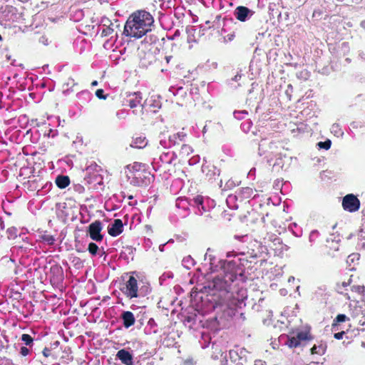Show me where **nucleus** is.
<instances>
[{"instance_id":"obj_36","label":"nucleus","mask_w":365,"mask_h":365,"mask_svg":"<svg viewBox=\"0 0 365 365\" xmlns=\"http://www.w3.org/2000/svg\"><path fill=\"white\" fill-rule=\"evenodd\" d=\"M318 235V232L317 230H313L311 232L309 235V241L312 242L315 237H317Z\"/></svg>"},{"instance_id":"obj_55","label":"nucleus","mask_w":365,"mask_h":365,"mask_svg":"<svg viewBox=\"0 0 365 365\" xmlns=\"http://www.w3.org/2000/svg\"><path fill=\"white\" fill-rule=\"evenodd\" d=\"M1 40H2V36H1V35L0 34V41H1Z\"/></svg>"},{"instance_id":"obj_46","label":"nucleus","mask_w":365,"mask_h":365,"mask_svg":"<svg viewBox=\"0 0 365 365\" xmlns=\"http://www.w3.org/2000/svg\"><path fill=\"white\" fill-rule=\"evenodd\" d=\"M66 85L68 86H73L74 85V83H73V79L72 78H69L68 80V82L66 83Z\"/></svg>"},{"instance_id":"obj_48","label":"nucleus","mask_w":365,"mask_h":365,"mask_svg":"<svg viewBox=\"0 0 365 365\" xmlns=\"http://www.w3.org/2000/svg\"><path fill=\"white\" fill-rule=\"evenodd\" d=\"M241 78V76L240 75H236L233 78L232 80L235 81H237L240 78Z\"/></svg>"},{"instance_id":"obj_2","label":"nucleus","mask_w":365,"mask_h":365,"mask_svg":"<svg viewBox=\"0 0 365 365\" xmlns=\"http://www.w3.org/2000/svg\"><path fill=\"white\" fill-rule=\"evenodd\" d=\"M154 19L152 15L144 10L133 13L128 19L123 34L127 36L140 38L151 31Z\"/></svg>"},{"instance_id":"obj_10","label":"nucleus","mask_w":365,"mask_h":365,"mask_svg":"<svg viewBox=\"0 0 365 365\" xmlns=\"http://www.w3.org/2000/svg\"><path fill=\"white\" fill-rule=\"evenodd\" d=\"M123 231V224L120 219L114 220L108 227V234L112 237H117Z\"/></svg>"},{"instance_id":"obj_27","label":"nucleus","mask_w":365,"mask_h":365,"mask_svg":"<svg viewBox=\"0 0 365 365\" xmlns=\"http://www.w3.org/2000/svg\"><path fill=\"white\" fill-rule=\"evenodd\" d=\"M99 250L98 246L94 242H90L88 244V250L92 255H96Z\"/></svg>"},{"instance_id":"obj_40","label":"nucleus","mask_w":365,"mask_h":365,"mask_svg":"<svg viewBox=\"0 0 365 365\" xmlns=\"http://www.w3.org/2000/svg\"><path fill=\"white\" fill-rule=\"evenodd\" d=\"M353 290L356 291V292H363L364 290V287H361V286H356V287H353Z\"/></svg>"},{"instance_id":"obj_4","label":"nucleus","mask_w":365,"mask_h":365,"mask_svg":"<svg viewBox=\"0 0 365 365\" xmlns=\"http://www.w3.org/2000/svg\"><path fill=\"white\" fill-rule=\"evenodd\" d=\"M130 178V183L133 186L145 187L151 183L154 180V176L146 170L143 172H138L133 176H128Z\"/></svg>"},{"instance_id":"obj_35","label":"nucleus","mask_w":365,"mask_h":365,"mask_svg":"<svg viewBox=\"0 0 365 365\" xmlns=\"http://www.w3.org/2000/svg\"><path fill=\"white\" fill-rule=\"evenodd\" d=\"M345 334V331H339V332H337V333H335L334 335V337L336 339H341L344 336Z\"/></svg>"},{"instance_id":"obj_23","label":"nucleus","mask_w":365,"mask_h":365,"mask_svg":"<svg viewBox=\"0 0 365 365\" xmlns=\"http://www.w3.org/2000/svg\"><path fill=\"white\" fill-rule=\"evenodd\" d=\"M21 340L24 343L25 345L31 346L33 344V338L27 334H24L21 336Z\"/></svg>"},{"instance_id":"obj_39","label":"nucleus","mask_w":365,"mask_h":365,"mask_svg":"<svg viewBox=\"0 0 365 365\" xmlns=\"http://www.w3.org/2000/svg\"><path fill=\"white\" fill-rule=\"evenodd\" d=\"M73 262H75V265L77 266L78 267H80L82 266V262L80 259V258H78V257L75 258L73 259Z\"/></svg>"},{"instance_id":"obj_29","label":"nucleus","mask_w":365,"mask_h":365,"mask_svg":"<svg viewBox=\"0 0 365 365\" xmlns=\"http://www.w3.org/2000/svg\"><path fill=\"white\" fill-rule=\"evenodd\" d=\"M331 142L330 140H327L324 142L321 141L317 143V145L319 146V148H324L325 150L329 149L331 147Z\"/></svg>"},{"instance_id":"obj_24","label":"nucleus","mask_w":365,"mask_h":365,"mask_svg":"<svg viewBox=\"0 0 365 365\" xmlns=\"http://www.w3.org/2000/svg\"><path fill=\"white\" fill-rule=\"evenodd\" d=\"M287 344L290 348H293V347L295 348L300 345V341H299V339H297V337H292V338L289 339V340L287 342Z\"/></svg>"},{"instance_id":"obj_16","label":"nucleus","mask_w":365,"mask_h":365,"mask_svg":"<svg viewBox=\"0 0 365 365\" xmlns=\"http://www.w3.org/2000/svg\"><path fill=\"white\" fill-rule=\"evenodd\" d=\"M185 135H186L183 132H180V133H175L173 135H170L169 137L170 145H175L177 144H179V141L184 140Z\"/></svg>"},{"instance_id":"obj_51","label":"nucleus","mask_w":365,"mask_h":365,"mask_svg":"<svg viewBox=\"0 0 365 365\" xmlns=\"http://www.w3.org/2000/svg\"><path fill=\"white\" fill-rule=\"evenodd\" d=\"M164 247H165V244L160 245L159 249H160V250L161 252H163V248H164Z\"/></svg>"},{"instance_id":"obj_45","label":"nucleus","mask_w":365,"mask_h":365,"mask_svg":"<svg viewBox=\"0 0 365 365\" xmlns=\"http://www.w3.org/2000/svg\"><path fill=\"white\" fill-rule=\"evenodd\" d=\"M254 365H266L265 362L262 360H256Z\"/></svg>"},{"instance_id":"obj_5","label":"nucleus","mask_w":365,"mask_h":365,"mask_svg":"<svg viewBox=\"0 0 365 365\" xmlns=\"http://www.w3.org/2000/svg\"><path fill=\"white\" fill-rule=\"evenodd\" d=\"M247 353L245 349L239 346L230 350V359L232 365H245L247 361Z\"/></svg>"},{"instance_id":"obj_53","label":"nucleus","mask_w":365,"mask_h":365,"mask_svg":"<svg viewBox=\"0 0 365 365\" xmlns=\"http://www.w3.org/2000/svg\"><path fill=\"white\" fill-rule=\"evenodd\" d=\"M58 344H59V341H55V342H54V344H53V345H55V346H57Z\"/></svg>"},{"instance_id":"obj_19","label":"nucleus","mask_w":365,"mask_h":365,"mask_svg":"<svg viewBox=\"0 0 365 365\" xmlns=\"http://www.w3.org/2000/svg\"><path fill=\"white\" fill-rule=\"evenodd\" d=\"M182 266L187 269H191L195 264L194 259L191 256H187L182 261Z\"/></svg>"},{"instance_id":"obj_20","label":"nucleus","mask_w":365,"mask_h":365,"mask_svg":"<svg viewBox=\"0 0 365 365\" xmlns=\"http://www.w3.org/2000/svg\"><path fill=\"white\" fill-rule=\"evenodd\" d=\"M189 204L192 206H200L203 204V197L201 195H197L190 200ZM204 210L203 206H202Z\"/></svg>"},{"instance_id":"obj_31","label":"nucleus","mask_w":365,"mask_h":365,"mask_svg":"<svg viewBox=\"0 0 365 365\" xmlns=\"http://www.w3.org/2000/svg\"><path fill=\"white\" fill-rule=\"evenodd\" d=\"M331 132L334 133L335 135L342 134V132L341 131L339 125L337 123H334L331 125Z\"/></svg>"},{"instance_id":"obj_15","label":"nucleus","mask_w":365,"mask_h":365,"mask_svg":"<svg viewBox=\"0 0 365 365\" xmlns=\"http://www.w3.org/2000/svg\"><path fill=\"white\" fill-rule=\"evenodd\" d=\"M69 183L70 179L66 175H58L56 178V184L61 189L66 188Z\"/></svg>"},{"instance_id":"obj_28","label":"nucleus","mask_w":365,"mask_h":365,"mask_svg":"<svg viewBox=\"0 0 365 365\" xmlns=\"http://www.w3.org/2000/svg\"><path fill=\"white\" fill-rule=\"evenodd\" d=\"M248 113L246 110H240L237 111L235 110L233 113L234 117L238 120L243 119L246 115H247Z\"/></svg>"},{"instance_id":"obj_34","label":"nucleus","mask_w":365,"mask_h":365,"mask_svg":"<svg viewBox=\"0 0 365 365\" xmlns=\"http://www.w3.org/2000/svg\"><path fill=\"white\" fill-rule=\"evenodd\" d=\"M29 349L26 347V346H22L21 348V350H20V354L24 356H27L29 354Z\"/></svg>"},{"instance_id":"obj_1","label":"nucleus","mask_w":365,"mask_h":365,"mask_svg":"<svg viewBox=\"0 0 365 365\" xmlns=\"http://www.w3.org/2000/svg\"><path fill=\"white\" fill-rule=\"evenodd\" d=\"M226 271L223 278L216 277L210 286L217 291L230 292L232 291V283L236 280L245 281L244 269L241 264V259L225 260L222 264Z\"/></svg>"},{"instance_id":"obj_8","label":"nucleus","mask_w":365,"mask_h":365,"mask_svg":"<svg viewBox=\"0 0 365 365\" xmlns=\"http://www.w3.org/2000/svg\"><path fill=\"white\" fill-rule=\"evenodd\" d=\"M16 9L11 6H6L0 9V19L5 21L14 22L17 19Z\"/></svg>"},{"instance_id":"obj_6","label":"nucleus","mask_w":365,"mask_h":365,"mask_svg":"<svg viewBox=\"0 0 365 365\" xmlns=\"http://www.w3.org/2000/svg\"><path fill=\"white\" fill-rule=\"evenodd\" d=\"M342 207L344 210L354 212L360 208V201L354 194H348L343 197Z\"/></svg>"},{"instance_id":"obj_38","label":"nucleus","mask_w":365,"mask_h":365,"mask_svg":"<svg viewBox=\"0 0 365 365\" xmlns=\"http://www.w3.org/2000/svg\"><path fill=\"white\" fill-rule=\"evenodd\" d=\"M3 365H16L13 363L12 360L8 358L4 359Z\"/></svg>"},{"instance_id":"obj_9","label":"nucleus","mask_w":365,"mask_h":365,"mask_svg":"<svg viewBox=\"0 0 365 365\" xmlns=\"http://www.w3.org/2000/svg\"><path fill=\"white\" fill-rule=\"evenodd\" d=\"M254 14L255 11L244 6H239L234 11L235 17L242 22L249 20Z\"/></svg>"},{"instance_id":"obj_50","label":"nucleus","mask_w":365,"mask_h":365,"mask_svg":"<svg viewBox=\"0 0 365 365\" xmlns=\"http://www.w3.org/2000/svg\"><path fill=\"white\" fill-rule=\"evenodd\" d=\"M6 357H1L0 356V365H3L4 359H5Z\"/></svg>"},{"instance_id":"obj_11","label":"nucleus","mask_w":365,"mask_h":365,"mask_svg":"<svg viewBox=\"0 0 365 365\" xmlns=\"http://www.w3.org/2000/svg\"><path fill=\"white\" fill-rule=\"evenodd\" d=\"M120 318L123 321V327L128 329L131 326L135 324V318L134 314L130 311H124L120 315Z\"/></svg>"},{"instance_id":"obj_42","label":"nucleus","mask_w":365,"mask_h":365,"mask_svg":"<svg viewBox=\"0 0 365 365\" xmlns=\"http://www.w3.org/2000/svg\"><path fill=\"white\" fill-rule=\"evenodd\" d=\"M113 31V29L109 26L106 29L103 30V33L106 36L110 34Z\"/></svg>"},{"instance_id":"obj_52","label":"nucleus","mask_w":365,"mask_h":365,"mask_svg":"<svg viewBox=\"0 0 365 365\" xmlns=\"http://www.w3.org/2000/svg\"><path fill=\"white\" fill-rule=\"evenodd\" d=\"M349 282H344L341 285H342V287H346V286L349 285Z\"/></svg>"},{"instance_id":"obj_25","label":"nucleus","mask_w":365,"mask_h":365,"mask_svg":"<svg viewBox=\"0 0 365 365\" xmlns=\"http://www.w3.org/2000/svg\"><path fill=\"white\" fill-rule=\"evenodd\" d=\"M347 317L345 314H339L336 316V319H334V323L332 324L333 329H335L336 327H337L336 323H341L344 322L347 319Z\"/></svg>"},{"instance_id":"obj_17","label":"nucleus","mask_w":365,"mask_h":365,"mask_svg":"<svg viewBox=\"0 0 365 365\" xmlns=\"http://www.w3.org/2000/svg\"><path fill=\"white\" fill-rule=\"evenodd\" d=\"M147 145V141L145 137H137L133 140L130 146L134 148H143Z\"/></svg>"},{"instance_id":"obj_26","label":"nucleus","mask_w":365,"mask_h":365,"mask_svg":"<svg viewBox=\"0 0 365 365\" xmlns=\"http://www.w3.org/2000/svg\"><path fill=\"white\" fill-rule=\"evenodd\" d=\"M7 237L9 240L15 239L17 237V229L16 227H9L7 230Z\"/></svg>"},{"instance_id":"obj_22","label":"nucleus","mask_w":365,"mask_h":365,"mask_svg":"<svg viewBox=\"0 0 365 365\" xmlns=\"http://www.w3.org/2000/svg\"><path fill=\"white\" fill-rule=\"evenodd\" d=\"M151 58H153V55L151 53H144V57H140V64L142 66L146 67L148 65L150 64Z\"/></svg>"},{"instance_id":"obj_54","label":"nucleus","mask_w":365,"mask_h":365,"mask_svg":"<svg viewBox=\"0 0 365 365\" xmlns=\"http://www.w3.org/2000/svg\"><path fill=\"white\" fill-rule=\"evenodd\" d=\"M101 1V3H103V2H108L109 0H99Z\"/></svg>"},{"instance_id":"obj_41","label":"nucleus","mask_w":365,"mask_h":365,"mask_svg":"<svg viewBox=\"0 0 365 365\" xmlns=\"http://www.w3.org/2000/svg\"><path fill=\"white\" fill-rule=\"evenodd\" d=\"M199 160V156L197 155V156H195L193 158H192L190 160V164H195L196 163H197Z\"/></svg>"},{"instance_id":"obj_32","label":"nucleus","mask_w":365,"mask_h":365,"mask_svg":"<svg viewBox=\"0 0 365 365\" xmlns=\"http://www.w3.org/2000/svg\"><path fill=\"white\" fill-rule=\"evenodd\" d=\"M297 338L299 339V341L307 340L308 338V334L306 332H299L297 335Z\"/></svg>"},{"instance_id":"obj_44","label":"nucleus","mask_w":365,"mask_h":365,"mask_svg":"<svg viewBox=\"0 0 365 365\" xmlns=\"http://www.w3.org/2000/svg\"><path fill=\"white\" fill-rule=\"evenodd\" d=\"M251 123L247 120L246 122H244L243 123H242V128L243 130H245V125H247V128H249L250 125Z\"/></svg>"},{"instance_id":"obj_13","label":"nucleus","mask_w":365,"mask_h":365,"mask_svg":"<svg viewBox=\"0 0 365 365\" xmlns=\"http://www.w3.org/2000/svg\"><path fill=\"white\" fill-rule=\"evenodd\" d=\"M130 99L128 100L129 106L130 108H135L138 104L140 103L142 100L141 93L136 92L128 95Z\"/></svg>"},{"instance_id":"obj_33","label":"nucleus","mask_w":365,"mask_h":365,"mask_svg":"<svg viewBox=\"0 0 365 365\" xmlns=\"http://www.w3.org/2000/svg\"><path fill=\"white\" fill-rule=\"evenodd\" d=\"M96 96L99 98V99H106V96L104 95V91L103 89H98L96 91Z\"/></svg>"},{"instance_id":"obj_14","label":"nucleus","mask_w":365,"mask_h":365,"mask_svg":"<svg viewBox=\"0 0 365 365\" xmlns=\"http://www.w3.org/2000/svg\"><path fill=\"white\" fill-rule=\"evenodd\" d=\"M143 167V164L135 162L133 165H127L125 168L128 169L132 174V176H133L135 174H136V173L143 172V170H145V169H144Z\"/></svg>"},{"instance_id":"obj_18","label":"nucleus","mask_w":365,"mask_h":365,"mask_svg":"<svg viewBox=\"0 0 365 365\" xmlns=\"http://www.w3.org/2000/svg\"><path fill=\"white\" fill-rule=\"evenodd\" d=\"M326 349H327V345L325 344H320L318 346L314 345L311 349V353L312 354H317L319 355H323L325 353Z\"/></svg>"},{"instance_id":"obj_30","label":"nucleus","mask_w":365,"mask_h":365,"mask_svg":"<svg viewBox=\"0 0 365 365\" xmlns=\"http://www.w3.org/2000/svg\"><path fill=\"white\" fill-rule=\"evenodd\" d=\"M210 339V336L207 334H202V340L204 341V343H202L200 341L201 346H202V349H205V348H207L208 346V344L210 343V341H209Z\"/></svg>"},{"instance_id":"obj_21","label":"nucleus","mask_w":365,"mask_h":365,"mask_svg":"<svg viewBox=\"0 0 365 365\" xmlns=\"http://www.w3.org/2000/svg\"><path fill=\"white\" fill-rule=\"evenodd\" d=\"M192 151H193V150L190 145H188L187 144H183L181 146V148L180 150V155H181V157H187L190 153H192Z\"/></svg>"},{"instance_id":"obj_7","label":"nucleus","mask_w":365,"mask_h":365,"mask_svg":"<svg viewBox=\"0 0 365 365\" xmlns=\"http://www.w3.org/2000/svg\"><path fill=\"white\" fill-rule=\"evenodd\" d=\"M103 229L102 223L99 220H96L88 227V232L90 237L96 242H100L103 240V236L101 235Z\"/></svg>"},{"instance_id":"obj_3","label":"nucleus","mask_w":365,"mask_h":365,"mask_svg":"<svg viewBox=\"0 0 365 365\" xmlns=\"http://www.w3.org/2000/svg\"><path fill=\"white\" fill-rule=\"evenodd\" d=\"M121 291L130 299L143 296L140 290L138 289L137 279L132 275L125 282V287L121 289Z\"/></svg>"},{"instance_id":"obj_37","label":"nucleus","mask_w":365,"mask_h":365,"mask_svg":"<svg viewBox=\"0 0 365 365\" xmlns=\"http://www.w3.org/2000/svg\"><path fill=\"white\" fill-rule=\"evenodd\" d=\"M43 355L45 356V357H48L50 356L51 354V350L48 349V348H44L43 351Z\"/></svg>"},{"instance_id":"obj_43","label":"nucleus","mask_w":365,"mask_h":365,"mask_svg":"<svg viewBox=\"0 0 365 365\" xmlns=\"http://www.w3.org/2000/svg\"><path fill=\"white\" fill-rule=\"evenodd\" d=\"M357 257V259L359 258L357 255L356 254H352V255H350L349 257H348V259L353 262L354 260V259Z\"/></svg>"},{"instance_id":"obj_47","label":"nucleus","mask_w":365,"mask_h":365,"mask_svg":"<svg viewBox=\"0 0 365 365\" xmlns=\"http://www.w3.org/2000/svg\"><path fill=\"white\" fill-rule=\"evenodd\" d=\"M235 255H236L234 253V252H227V257H231L235 256Z\"/></svg>"},{"instance_id":"obj_12","label":"nucleus","mask_w":365,"mask_h":365,"mask_svg":"<svg viewBox=\"0 0 365 365\" xmlns=\"http://www.w3.org/2000/svg\"><path fill=\"white\" fill-rule=\"evenodd\" d=\"M206 173V177L209 180H216L220 175V170L215 166L210 168L209 166H202V172Z\"/></svg>"},{"instance_id":"obj_49","label":"nucleus","mask_w":365,"mask_h":365,"mask_svg":"<svg viewBox=\"0 0 365 365\" xmlns=\"http://www.w3.org/2000/svg\"><path fill=\"white\" fill-rule=\"evenodd\" d=\"M98 85V81H93L92 83H91V86H96Z\"/></svg>"}]
</instances>
